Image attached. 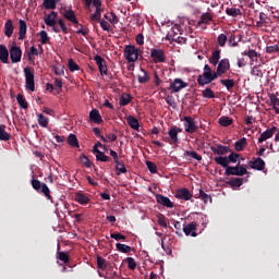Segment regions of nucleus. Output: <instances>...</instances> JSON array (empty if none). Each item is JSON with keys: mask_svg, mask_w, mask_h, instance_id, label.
Segmentation results:
<instances>
[{"mask_svg": "<svg viewBox=\"0 0 279 279\" xmlns=\"http://www.w3.org/2000/svg\"><path fill=\"white\" fill-rule=\"evenodd\" d=\"M63 19H66V21H70V23H73L77 27H81L78 31H76V34H81L82 36H88L89 29L84 28V25L80 24V21H77V16H75V11L72 9H64L62 12Z\"/></svg>", "mask_w": 279, "mask_h": 279, "instance_id": "1", "label": "nucleus"}, {"mask_svg": "<svg viewBox=\"0 0 279 279\" xmlns=\"http://www.w3.org/2000/svg\"><path fill=\"white\" fill-rule=\"evenodd\" d=\"M31 184L33 189L40 193L41 195H45L51 204H53V197L51 196V191L49 190V186L46 185V183L40 182L38 179H32Z\"/></svg>", "mask_w": 279, "mask_h": 279, "instance_id": "2", "label": "nucleus"}, {"mask_svg": "<svg viewBox=\"0 0 279 279\" xmlns=\"http://www.w3.org/2000/svg\"><path fill=\"white\" fill-rule=\"evenodd\" d=\"M239 158H241V154L232 151L229 156H218L215 157L214 160L216 165H220V167L226 168L230 167V162H239Z\"/></svg>", "mask_w": 279, "mask_h": 279, "instance_id": "3", "label": "nucleus"}, {"mask_svg": "<svg viewBox=\"0 0 279 279\" xmlns=\"http://www.w3.org/2000/svg\"><path fill=\"white\" fill-rule=\"evenodd\" d=\"M225 175H247V168L245 167V165H241V161H239L235 167L227 166L225 167Z\"/></svg>", "mask_w": 279, "mask_h": 279, "instance_id": "4", "label": "nucleus"}, {"mask_svg": "<svg viewBox=\"0 0 279 279\" xmlns=\"http://www.w3.org/2000/svg\"><path fill=\"white\" fill-rule=\"evenodd\" d=\"M25 75V88L34 93L36 90V82L34 81V69L26 66L24 68Z\"/></svg>", "mask_w": 279, "mask_h": 279, "instance_id": "5", "label": "nucleus"}, {"mask_svg": "<svg viewBox=\"0 0 279 279\" xmlns=\"http://www.w3.org/2000/svg\"><path fill=\"white\" fill-rule=\"evenodd\" d=\"M138 51L141 50L132 45L125 46L124 57L128 60V62H136V60H138Z\"/></svg>", "mask_w": 279, "mask_h": 279, "instance_id": "6", "label": "nucleus"}, {"mask_svg": "<svg viewBox=\"0 0 279 279\" xmlns=\"http://www.w3.org/2000/svg\"><path fill=\"white\" fill-rule=\"evenodd\" d=\"M182 121H184L183 125L187 134H195V132L199 130V126L195 124V119H193V117L185 116L183 117Z\"/></svg>", "mask_w": 279, "mask_h": 279, "instance_id": "7", "label": "nucleus"}, {"mask_svg": "<svg viewBox=\"0 0 279 279\" xmlns=\"http://www.w3.org/2000/svg\"><path fill=\"white\" fill-rule=\"evenodd\" d=\"M150 58H153L155 64H158L160 62H167V54H165V50L162 49H150Z\"/></svg>", "mask_w": 279, "mask_h": 279, "instance_id": "8", "label": "nucleus"}, {"mask_svg": "<svg viewBox=\"0 0 279 279\" xmlns=\"http://www.w3.org/2000/svg\"><path fill=\"white\" fill-rule=\"evenodd\" d=\"M23 57V50L19 46H12L10 49V58L13 64L21 62V58Z\"/></svg>", "mask_w": 279, "mask_h": 279, "instance_id": "9", "label": "nucleus"}, {"mask_svg": "<svg viewBox=\"0 0 279 279\" xmlns=\"http://www.w3.org/2000/svg\"><path fill=\"white\" fill-rule=\"evenodd\" d=\"M174 197L177 199H183L184 202H189L193 198V194L191 193V191H189V189L182 187L177 190Z\"/></svg>", "mask_w": 279, "mask_h": 279, "instance_id": "10", "label": "nucleus"}, {"mask_svg": "<svg viewBox=\"0 0 279 279\" xmlns=\"http://www.w3.org/2000/svg\"><path fill=\"white\" fill-rule=\"evenodd\" d=\"M189 86V83L182 81V78H174V81L170 84L169 89L172 90V93H180L182 88H186Z\"/></svg>", "mask_w": 279, "mask_h": 279, "instance_id": "11", "label": "nucleus"}, {"mask_svg": "<svg viewBox=\"0 0 279 279\" xmlns=\"http://www.w3.org/2000/svg\"><path fill=\"white\" fill-rule=\"evenodd\" d=\"M197 226L198 225L196 221H192L189 225H184L183 232L185 236H197Z\"/></svg>", "mask_w": 279, "mask_h": 279, "instance_id": "12", "label": "nucleus"}, {"mask_svg": "<svg viewBox=\"0 0 279 279\" xmlns=\"http://www.w3.org/2000/svg\"><path fill=\"white\" fill-rule=\"evenodd\" d=\"M94 60L98 66L100 75H108V65H106V60L99 54H96Z\"/></svg>", "mask_w": 279, "mask_h": 279, "instance_id": "13", "label": "nucleus"}, {"mask_svg": "<svg viewBox=\"0 0 279 279\" xmlns=\"http://www.w3.org/2000/svg\"><path fill=\"white\" fill-rule=\"evenodd\" d=\"M155 199L157 204H160L161 206H165V208H173V202L171 199L162 194H156Z\"/></svg>", "mask_w": 279, "mask_h": 279, "instance_id": "14", "label": "nucleus"}, {"mask_svg": "<svg viewBox=\"0 0 279 279\" xmlns=\"http://www.w3.org/2000/svg\"><path fill=\"white\" fill-rule=\"evenodd\" d=\"M223 74L221 72H219L218 70L216 72L211 71V74H207L206 77L203 83L198 86H201V88H204V86H208V84H213V82H215V80H217L218 77H221Z\"/></svg>", "mask_w": 279, "mask_h": 279, "instance_id": "15", "label": "nucleus"}, {"mask_svg": "<svg viewBox=\"0 0 279 279\" xmlns=\"http://www.w3.org/2000/svg\"><path fill=\"white\" fill-rule=\"evenodd\" d=\"M277 131L278 128L276 126H271L270 129L266 130L264 133L260 134L258 143H265V141L271 138Z\"/></svg>", "mask_w": 279, "mask_h": 279, "instance_id": "16", "label": "nucleus"}, {"mask_svg": "<svg viewBox=\"0 0 279 279\" xmlns=\"http://www.w3.org/2000/svg\"><path fill=\"white\" fill-rule=\"evenodd\" d=\"M210 149L214 154H217V156H226V154H230V151H232L230 146H223L221 144L217 145V147L211 146Z\"/></svg>", "mask_w": 279, "mask_h": 279, "instance_id": "17", "label": "nucleus"}, {"mask_svg": "<svg viewBox=\"0 0 279 279\" xmlns=\"http://www.w3.org/2000/svg\"><path fill=\"white\" fill-rule=\"evenodd\" d=\"M251 169H255L256 171H263L265 169V160L263 158L257 157L254 161L248 162Z\"/></svg>", "mask_w": 279, "mask_h": 279, "instance_id": "18", "label": "nucleus"}, {"mask_svg": "<svg viewBox=\"0 0 279 279\" xmlns=\"http://www.w3.org/2000/svg\"><path fill=\"white\" fill-rule=\"evenodd\" d=\"M89 120L92 121V123H96L97 125H101V123H104L101 113H99V110H97V109H93L89 112Z\"/></svg>", "mask_w": 279, "mask_h": 279, "instance_id": "19", "label": "nucleus"}, {"mask_svg": "<svg viewBox=\"0 0 279 279\" xmlns=\"http://www.w3.org/2000/svg\"><path fill=\"white\" fill-rule=\"evenodd\" d=\"M74 199L75 202H77V204H81V206H86V204H90V197L81 192L75 193Z\"/></svg>", "mask_w": 279, "mask_h": 279, "instance_id": "20", "label": "nucleus"}, {"mask_svg": "<svg viewBox=\"0 0 279 279\" xmlns=\"http://www.w3.org/2000/svg\"><path fill=\"white\" fill-rule=\"evenodd\" d=\"M10 60V51H8V47L5 45L0 44V62L2 64H8Z\"/></svg>", "mask_w": 279, "mask_h": 279, "instance_id": "21", "label": "nucleus"}, {"mask_svg": "<svg viewBox=\"0 0 279 279\" xmlns=\"http://www.w3.org/2000/svg\"><path fill=\"white\" fill-rule=\"evenodd\" d=\"M213 73V69L210 68V65L205 64L203 68V74H199L197 76V84L198 86L204 83V81L207 78V75Z\"/></svg>", "mask_w": 279, "mask_h": 279, "instance_id": "22", "label": "nucleus"}, {"mask_svg": "<svg viewBox=\"0 0 279 279\" xmlns=\"http://www.w3.org/2000/svg\"><path fill=\"white\" fill-rule=\"evenodd\" d=\"M19 40H25L27 36V23L24 20L19 21Z\"/></svg>", "mask_w": 279, "mask_h": 279, "instance_id": "23", "label": "nucleus"}, {"mask_svg": "<svg viewBox=\"0 0 279 279\" xmlns=\"http://www.w3.org/2000/svg\"><path fill=\"white\" fill-rule=\"evenodd\" d=\"M217 70L223 75L227 71H230V60L229 59H221L218 62Z\"/></svg>", "mask_w": 279, "mask_h": 279, "instance_id": "24", "label": "nucleus"}, {"mask_svg": "<svg viewBox=\"0 0 279 279\" xmlns=\"http://www.w3.org/2000/svg\"><path fill=\"white\" fill-rule=\"evenodd\" d=\"M14 34V24L12 23V20H7L4 24V35L7 38H12V35Z\"/></svg>", "mask_w": 279, "mask_h": 279, "instance_id": "25", "label": "nucleus"}, {"mask_svg": "<svg viewBox=\"0 0 279 279\" xmlns=\"http://www.w3.org/2000/svg\"><path fill=\"white\" fill-rule=\"evenodd\" d=\"M126 122L129 123L130 128L132 130H136V132H138V130L141 129V123H138V119L134 118L133 116H129Z\"/></svg>", "mask_w": 279, "mask_h": 279, "instance_id": "26", "label": "nucleus"}, {"mask_svg": "<svg viewBox=\"0 0 279 279\" xmlns=\"http://www.w3.org/2000/svg\"><path fill=\"white\" fill-rule=\"evenodd\" d=\"M247 147V138L242 137L234 143L235 151H243Z\"/></svg>", "mask_w": 279, "mask_h": 279, "instance_id": "27", "label": "nucleus"}, {"mask_svg": "<svg viewBox=\"0 0 279 279\" xmlns=\"http://www.w3.org/2000/svg\"><path fill=\"white\" fill-rule=\"evenodd\" d=\"M219 60H221V50L217 49L211 53V57L209 58V63L214 66H217Z\"/></svg>", "mask_w": 279, "mask_h": 279, "instance_id": "28", "label": "nucleus"}, {"mask_svg": "<svg viewBox=\"0 0 279 279\" xmlns=\"http://www.w3.org/2000/svg\"><path fill=\"white\" fill-rule=\"evenodd\" d=\"M168 135L170 138V145H178V143L180 141V138L178 137V131L170 128L168 131Z\"/></svg>", "mask_w": 279, "mask_h": 279, "instance_id": "29", "label": "nucleus"}, {"mask_svg": "<svg viewBox=\"0 0 279 279\" xmlns=\"http://www.w3.org/2000/svg\"><path fill=\"white\" fill-rule=\"evenodd\" d=\"M226 14H228V16L236 19V16H241L243 13L241 12V9L232 7L226 9Z\"/></svg>", "mask_w": 279, "mask_h": 279, "instance_id": "30", "label": "nucleus"}, {"mask_svg": "<svg viewBox=\"0 0 279 279\" xmlns=\"http://www.w3.org/2000/svg\"><path fill=\"white\" fill-rule=\"evenodd\" d=\"M219 125H221L222 128H229V125H232V123H234V120H232V118L230 117H221L218 120Z\"/></svg>", "mask_w": 279, "mask_h": 279, "instance_id": "31", "label": "nucleus"}, {"mask_svg": "<svg viewBox=\"0 0 279 279\" xmlns=\"http://www.w3.org/2000/svg\"><path fill=\"white\" fill-rule=\"evenodd\" d=\"M227 184H229V186H231L232 189L236 187L239 189V186H243V179L241 178H231Z\"/></svg>", "mask_w": 279, "mask_h": 279, "instance_id": "32", "label": "nucleus"}, {"mask_svg": "<svg viewBox=\"0 0 279 279\" xmlns=\"http://www.w3.org/2000/svg\"><path fill=\"white\" fill-rule=\"evenodd\" d=\"M16 101L20 108H23V110H27V108H29V105L27 104V99H25V96H23V94L17 95Z\"/></svg>", "mask_w": 279, "mask_h": 279, "instance_id": "33", "label": "nucleus"}, {"mask_svg": "<svg viewBox=\"0 0 279 279\" xmlns=\"http://www.w3.org/2000/svg\"><path fill=\"white\" fill-rule=\"evenodd\" d=\"M220 84H222L229 92L234 88V80L232 78H222L220 80Z\"/></svg>", "mask_w": 279, "mask_h": 279, "instance_id": "34", "label": "nucleus"}, {"mask_svg": "<svg viewBox=\"0 0 279 279\" xmlns=\"http://www.w3.org/2000/svg\"><path fill=\"white\" fill-rule=\"evenodd\" d=\"M10 138H12V135L5 132V125L0 124V141H10Z\"/></svg>", "mask_w": 279, "mask_h": 279, "instance_id": "35", "label": "nucleus"}, {"mask_svg": "<svg viewBox=\"0 0 279 279\" xmlns=\"http://www.w3.org/2000/svg\"><path fill=\"white\" fill-rule=\"evenodd\" d=\"M116 247H117V251L121 252L122 254H130V252H132V247L129 246L128 244L117 243Z\"/></svg>", "mask_w": 279, "mask_h": 279, "instance_id": "36", "label": "nucleus"}, {"mask_svg": "<svg viewBox=\"0 0 279 279\" xmlns=\"http://www.w3.org/2000/svg\"><path fill=\"white\" fill-rule=\"evenodd\" d=\"M58 1L60 0H44V8L46 10H56V5H58Z\"/></svg>", "mask_w": 279, "mask_h": 279, "instance_id": "37", "label": "nucleus"}, {"mask_svg": "<svg viewBox=\"0 0 279 279\" xmlns=\"http://www.w3.org/2000/svg\"><path fill=\"white\" fill-rule=\"evenodd\" d=\"M105 19L106 21H109V23H112L113 25H117V23H119V17L117 16V14H114V12L106 13Z\"/></svg>", "mask_w": 279, "mask_h": 279, "instance_id": "38", "label": "nucleus"}, {"mask_svg": "<svg viewBox=\"0 0 279 279\" xmlns=\"http://www.w3.org/2000/svg\"><path fill=\"white\" fill-rule=\"evenodd\" d=\"M68 143L70 147H80V142L77 141V136L75 134L69 135Z\"/></svg>", "mask_w": 279, "mask_h": 279, "instance_id": "39", "label": "nucleus"}, {"mask_svg": "<svg viewBox=\"0 0 279 279\" xmlns=\"http://www.w3.org/2000/svg\"><path fill=\"white\" fill-rule=\"evenodd\" d=\"M202 97H204V99H215V92L213 89H210V87L205 88L202 92Z\"/></svg>", "mask_w": 279, "mask_h": 279, "instance_id": "40", "label": "nucleus"}, {"mask_svg": "<svg viewBox=\"0 0 279 279\" xmlns=\"http://www.w3.org/2000/svg\"><path fill=\"white\" fill-rule=\"evenodd\" d=\"M132 102V95L130 94H122L120 97V106H128Z\"/></svg>", "mask_w": 279, "mask_h": 279, "instance_id": "41", "label": "nucleus"}, {"mask_svg": "<svg viewBox=\"0 0 279 279\" xmlns=\"http://www.w3.org/2000/svg\"><path fill=\"white\" fill-rule=\"evenodd\" d=\"M90 21L99 23L101 21V7H96V11L92 14Z\"/></svg>", "mask_w": 279, "mask_h": 279, "instance_id": "42", "label": "nucleus"}, {"mask_svg": "<svg viewBox=\"0 0 279 279\" xmlns=\"http://www.w3.org/2000/svg\"><path fill=\"white\" fill-rule=\"evenodd\" d=\"M229 47H239V41L236 40V35L234 33L227 37Z\"/></svg>", "mask_w": 279, "mask_h": 279, "instance_id": "43", "label": "nucleus"}, {"mask_svg": "<svg viewBox=\"0 0 279 279\" xmlns=\"http://www.w3.org/2000/svg\"><path fill=\"white\" fill-rule=\"evenodd\" d=\"M210 21H213V16H210V13H204L201 16V20L198 21V25H208V23H210Z\"/></svg>", "mask_w": 279, "mask_h": 279, "instance_id": "44", "label": "nucleus"}, {"mask_svg": "<svg viewBox=\"0 0 279 279\" xmlns=\"http://www.w3.org/2000/svg\"><path fill=\"white\" fill-rule=\"evenodd\" d=\"M143 75H138L137 80L140 84H147V82H149V74H147V71H145L144 69H141Z\"/></svg>", "mask_w": 279, "mask_h": 279, "instance_id": "45", "label": "nucleus"}, {"mask_svg": "<svg viewBox=\"0 0 279 279\" xmlns=\"http://www.w3.org/2000/svg\"><path fill=\"white\" fill-rule=\"evenodd\" d=\"M96 160H98V162H110L112 158L104 154V151H98V155H96Z\"/></svg>", "mask_w": 279, "mask_h": 279, "instance_id": "46", "label": "nucleus"}, {"mask_svg": "<svg viewBox=\"0 0 279 279\" xmlns=\"http://www.w3.org/2000/svg\"><path fill=\"white\" fill-rule=\"evenodd\" d=\"M38 123L41 128H47L49 125V118H47L45 114L39 113L38 114Z\"/></svg>", "mask_w": 279, "mask_h": 279, "instance_id": "47", "label": "nucleus"}, {"mask_svg": "<svg viewBox=\"0 0 279 279\" xmlns=\"http://www.w3.org/2000/svg\"><path fill=\"white\" fill-rule=\"evenodd\" d=\"M80 160L82 165H84V167H86L87 169H90V167H93V162L90 161V159H88V156L82 154L80 156Z\"/></svg>", "mask_w": 279, "mask_h": 279, "instance_id": "48", "label": "nucleus"}, {"mask_svg": "<svg viewBox=\"0 0 279 279\" xmlns=\"http://www.w3.org/2000/svg\"><path fill=\"white\" fill-rule=\"evenodd\" d=\"M184 156H191V158H194V160H197L198 162H202V155L197 154V151L193 150H186L184 153Z\"/></svg>", "mask_w": 279, "mask_h": 279, "instance_id": "49", "label": "nucleus"}, {"mask_svg": "<svg viewBox=\"0 0 279 279\" xmlns=\"http://www.w3.org/2000/svg\"><path fill=\"white\" fill-rule=\"evenodd\" d=\"M226 43H228V35H226V34H220V35H218V37H217V44H218L220 47H226Z\"/></svg>", "mask_w": 279, "mask_h": 279, "instance_id": "50", "label": "nucleus"}, {"mask_svg": "<svg viewBox=\"0 0 279 279\" xmlns=\"http://www.w3.org/2000/svg\"><path fill=\"white\" fill-rule=\"evenodd\" d=\"M97 267H98V269H102V271L106 270L108 267V264L106 263L104 257H101L99 255L97 256Z\"/></svg>", "mask_w": 279, "mask_h": 279, "instance_id": "51", "label": "nucleus"}, {"mask_svg": "<svg viewBox=\"0 0 279 279\" xmlns=\"http://www.w3.org/2000/svg\"><path fill=\"white\" fill-rule=\"evenodd\" d=\"M242 56H247L250 60L254 62V60H256L255 58H258V52H256L254 49H251L248 51L242 52Z\"/></svg>", "mask_w": 279, "mask_h": 279, "instance_id": "52", "label": "nucleus"}, {"mask_svg": "<svg viewBox=\"0 0 279 279\" xmlns=\"http://www.w3.org/2000/svg\"><path fill=\"white\" fill-rule=\"evenodd\" d=\"M116 169L117 171H120V173H128V168H125V163H123L121 160L116 162Z\"/></svg>", "mask_w": 279, "mask_h": 279, "instance_id": "53", "label": "nucleus"}, {"mask_svg": "<svg viewBox=\"0 0 279 279\" xmlns=\"http://www.w3.org/2000/svg\"><path fill=\"white\" fill-rule=\"evenodd\" d=\"M168 40H173L174 43H178L179 45H182V40H184V43H186V39H184V37H175V35H171V33H169L167 35Z\"/></svg>", "mask_w": 279, "mask_h": 279, "instance_id": "54", "label": "nucleus"}, {"mask_svg": "<svg viewBox=\"0 0 279 279\" xmlns=\"http://www.w3.org/2000/svg\"><path fill=\"white\" fill-rule=\"evenodd\" d=\"M146 167L150 173H158V166H156L153 161H146Z\"/></svg>", "mask_w": 279, "mask_h": 279, "instance_id": "55", "label": "nucleus"}, {"mask_svg": "<svg viewBox=\"0 0 279 279\" xmlns=\"http://www.w3.org/2000/svg\"><path fill=\"white\" fill-rule=\"evenodd\" d=\"M68 66L72 72L80 71V65L73 59H69Z\"/></svg>", "mask_w": 279, "mask_h": 279, "instance_id": "56", "label": "nucleus"}, {"mask_svg": "<svg viewBox=\"0 0 279 279\" xmlns=\"http://www.w3.org/2000/svg\"><path fill=\"white\" fill-rule=\"evenodd\" d=\"M39 36L41 45H47V43H49V35L45 31H40Z\"/></svg>", "mask_w": 279, "mask_h": 279, "instance_id": "57", "label": "nucleus"}, {"mask_svg": "<svg viewBox=\"0 0 279 279\" xmlns=\"http://www.w3.org/2000/svg\"><path fill=\"white\" fill-rule=\"evenodd\" d=\"M157 223H158L161 228H167V218L165 217V215L159 214L158 219H157Z\"/></svg>", "mask_w": 279, "mask_h": 279, "instance_id": "58", "label": "nucleus"}, {"mask_svg": "<svg viewBox=\"0 0 279 279\" xmlns=\"http://www.w3.org/2000/svg\"><path fill=\"white\" fill-rule=\"evenodd\" d=\"M45 23L48 27H53L56 25V20L50 14L46 15Z\"/></svg>", "mask_w": 279, "mask_h": 279, "instance_id": "59", "label": "nucleus"}, {"mask_svg": "<svg viewBox=\"0 0 279 279\" xmlns=\"http://www.w3.org/2000/svg\"><path fill=\"white\" fill-rule=\"evenodd\" d=\"M58 258L59 260H62V263H69V260H71V258L69 257V254L65 252H59Z\"/></svg>", "mask_w": 279, "mask_h": 279, "instance_id": "60", "label": "nucleus"}, {"mask_svg": "<svg viewBox=\"0 0 279 279\" xmlns=\"http://www.w3.org/2000/svg\"><path fill=\"white\" fill-rule=\"evenodd\" d=\"M126 263H128L129 269H131L132 271L136 269V260H134L133 257H126Z\"/></svg>", "mask_w": 279, "mask_h": 279, "instance_id": "61", "label": "nucleus"}, {"mask_svg": "<svg viewBox=\"0 0 279 279\" xmlns=\"http://www.w3.org/2000/svg\"><path fill=\"white\" fill-rule=\"evenodd\" d=\"M251 74L255 77H263V70H260V66H254L251 71Z\"/></svg>", "mask_w": 279, "mask_h": 279, "instance_id": "62", "label": "nucleus"}, {"mask_svg": "<svg viewBox=\"0 0 279 279\" xmlns=\"http://www.w3.org/2000/svg\"><path fill=\"white\" fill-rule=\"evenodd\" d=\"M111 239H114V241H125L126 236L119 233V232H113L110 234Z\"/></svg>", "mask_w": 279, "mask_h": 279, "instance_id": "63", "label": "nucleus"}, {"mask_svg": "<svg viewBox=\"0 0 279 279\" xmlns=\"http://www.w3.org/2000/svg\"><path fill=\"white\" fill-rule=\"evenodd\" d=\"M279 52V46L272 45L266 47V53H278Z\"/></svg>", "mask_w": 279, "mask_h": 279, "instance_id": "64", "label": "nucleus"}]
</instances>
